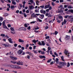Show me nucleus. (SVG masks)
<instances>
[{
	"mask_svg": "<svg viewBox=\"0 0 73 73\" xmlns=\"http://www.w3.org/2000/svg\"><path fill=\"white\" fill-rule=\"evenodd\" d=\"M38 44L39 45H42V44L41 43V42L39 41L38 42Z\"/></svg>",
	"mask_w": 73,
	"mask_h": 73,
	"instance_id": "obj_37",
	"label": "nucleus"
},
{
	"mask_svg": "<svg viewBox=\"0 0 73 73\" xmlns=\"http://www.w3.org/2000/svg\"><path fill=\"white\" fill-rule=\"evenodd\" d=\"M10 57L13 60H16L17 59V58L16 57H13L11 56H10Z\"/></svg>",
	"mask_w": 73,
	"mask_h": 73,
	"instance_id": "obj_5",
	"label": "nucleus"
},
{
	"mask_svg": "<svg viewBox=\"0 0 73 73\" xmlns=\"http://www.w3.org/2000/svg\"><path fill=\"white\" fill-rule=\"evenodd\" d=\"M17 65H23V64L22 62H20V61H18V62L17 63Z\"/></svg>",
	"mask_w": 73,
	"mask_h": 73,
	"instance_id": "obj_8",
	"label": "nucleus"
},
{
	"mask_svg": "<svg viewBox=\"0 0 73 73\" xmlns=\"http://www.w3.org/2000/svg\"><path fill=\"white\" fill-rule=\"evenodd\" d=\"M52 4L53 6H54V2H52Z\"/></svg>",
	"mask_w": 73,
	"mask_h": 73,
	"instance_id": "obj_63",
	"label": "nucleus"
},
{
	"mask_svg": "<svg viewBox=\"0 0 73 73\" xmlns=\"http://www.w3.org/2000/svg\"><path fill=\"white\" fill-rule=\"evenodd\" d=\"M73 17V15H70L68 16V19H72Z\"/></svg>",
	"mask_w": 73,
	"mask_h": 73,
	"instance_id": "obj_24",
	"label": "nucleus"
},
{
	"mask_svg": "<svg viewBox=\"0 0 73 73\" xmlns=\"http://www.w3.org/2000/svg\"><path fill=\"white\" fill-rule=\"evenodd\" d=\"M68 8L69 9H72V7L70 5H69V6H68Z\"/></svg>",
	"mask_w": 73,
	"mask_h": 73,
	"instance_id": "obj_41",
	"label": "nucleus"
},
{
	"mask_svg": "<svg viewBox=\"0 0 73 73\" xmlns=\"http://www.w3.org/2000/svg\"><path fill=\"white\" fill-rule=\"evenodd\" d=\"M8 66H9V67H10V68H15V66L13 65L9 64L8 65Z\"/></svg>",
	"mask_w": 73,
	"mask_h": 73,
	"instance_id": "obj_9",
	"label": "nucleus"
},
{
	"mask_svg": "<svg viewBox=\"0 0 73 73\" xmlns=\"http://www.w3.org/2000/svg\"><path fill=\"white\" fill-rule=\"evenodd\" d=\"M64 54H66V55H67V54H70V53L68 52V51H66V49H65L64 50Z\"/></svg>",
	"mask_w": 73,
	"mask_h": 73,
	"instance_id": "obj_6",
	"label": "nucleus"
},
{
	"mask_svg": "<svg viewBox=\"0 0 73 73\" xmlns=\"http://www.w3.org/2000/svg\"><path fill=\"white\" fill-rule=\"evenodd\" d=\"M23 52V51L21 50H20L18 51V53L20 54H21Z\"/></svg>",
	"mask_w": 73,
	"mask_h": 73,
	"instance_id": "obj_14",
	"label": "nucleus"
},
{
	"mask_svg": "<svg viewBox=\"0 0 73 73\" xmlns=\"http://www.w3.org/2000/svg\"><path fill=\"white\" fill-rule=\"evenodd\" d=\"M49 15V13H46L45 15V16L46 17L48 16Z\"/></svg>",
	"mask_w": 73,
	"mask_h": 73,
	"instance_id": "obj_55",
	"label": "nucleus"
},
{
	"mask_svg": "<svg viewBox=\"0 0 73 73\" xmlns=\"http://www.w3.org/2000/svg\"><path fill=\"white\" fill-rule=\"evenodd\" d=\"M7 5L8 6H9V8H11V6L10 5V4H7Z\"/></svg>",
	"mask_w": 73,
	"mask_h": 73,
	"instance_id": "obj_48",
	"label": "nucleus"
},
{
	"mask_svg": "<svg viewBox=\"0 0 73 73\" xmlns=\"http://www.w3.org/2000/svg\"><path fill=\"white\" fill-rule=\"evenodd\" d=\"M68 15H66L64 16V17L65 18V19H67V18H68Z\"/></svg>",
	"mask_w": 73,
	"mask_h": 73,
	"instance_id": "obj_62",
	"label": "nucleus"
},
{
	"mask_svg": "<svg viewBox=\"0 0 73 73\" xmlns=\"http://www.w3.org/2000/svg\"><path fill=\"white\" fill-rule=\"evenodd\" d=\"M58 31H56L54 32V34L55 35H57V34H58Z\"/></svg>",
	"mask_w": 73,
	"mask_h": 73,
	"instance_id": "obj_27",
	"label": "nucleus"
},
{
	"mask_svg": "<svg viewBox=\"0 0 73 73\" xmlns=\"http://www.w3.org/2000/svg\"><path fill=\"white\" fill-rule=\"evenodd\" d=\"M30 23L31 24H35V21H33L31 22Z\"/></svg>",
	"mask_w": 73,
	"mask_h": 73,
	"instance_id": "obj_58",
	"label": "nucleus"
},
{
	"mask_svg": "<svg viewBox=\"0 0 73 73\" xmlns=\"http://www.w3.org/2000/svg\"><path fill=\"white\" fill-rule=\"evenodd\" d=\"M67 67H69V66H70V63H69V62H68L67 63Z\"/></svg>",
	"mask_w": 73,
	"mask_h": 73,
	"instance_id": "obj_38",
	"label": "nucleus"
},
{
	"mask_svg": "<svg viewBox=\"0 0 73 73\" xmlns=\"http://www.w3.org/2000/svg\"><path fill=\"white\" fill-rule=\"evenodd\" d=\"M33 6H31L30 7V9H31V10H32V9H33Z\"/></svg>",
	"mask_w": 73,
	"mask_h": 73,
	"instance_id": "obj_43",
	"label": "nucleus"
},
{
	"mask_svg": "<svg viewBox=\"0 0 73 73\" xmlns=\"http://www.w3.org/2000/svg\"><path fill=\"white\" fill-rule=\"evenodd\" d=\"M59 64L61 66H66L67 64V63L65 62H59Z\"/></svg>",
	"mask_w": 73,
	"mask_h": 73,
	"instance_id": "obj_1",
	"label": "nucleus"
},
{
	"mask_svg": "<svg viewBox=\"0 0 73 73\" xmlns=\"http://www.w3.org/2000/svg\"><path fill=\"white\" fill-rule=\"evenodd\" d=\"M66 19H64V24H66Z\"/></svg>",
	"mask_w": 73,
	"mask_h": 73,
	"instance_id": "obj_30",
	"label": "nucleus"
},
{
	"mask_svg": "<svg viewBox=\"0 0 73 73\" xmlns=\"http://www.w3.org/2000/svg\"><path fill=\"white\" fill-rule=\"evenodd\" d=\"M37 21H39V22H42V20L38 18L37 19Z\"/></svg>",
	"mask_w": 73,
	"mask_h": 73,
	"instance_id": "obj_19",
	"label": "nucleus"
},
{
	"mask_svg": "<svg viewBox=\"0 0 73 73\" xmlns=\"http://www.w3.org/2000/svg\"><path fill=\"white\" fill-rule=\"evenodd\" d=\"M50 7V4H48L47 5H46L44 7V9H46L47 8H48Z\"/></svg>",
	"mask_w": 73,
	"mask_h": 73,
	"instance_id": "obj_12",
	"label": "nucleus"
},
{
	"mask_svg": "<svg viewBox=\"0 0 73 73\" xmlns=\"http://www.w3.org/2000/svg\"><path fill=\"white\" fill-rule=\"evenodd\" d=\"M63 17H62V16H59V19H63Z\"/></svg>",
	"mask_w": 73,
	"mask_h": 73,
	"instance_id": "obj_47",
	"label": "nucleus"
},
{
	"mask_svg": "<svg viewBox=\"0 0 73 73\" xmlns=\"http://www.w3.org/2000/svg\"><path fill=\"white\" fill-rule=\"evenodd\" d=\"M23 15H24V16L25 17H26L27 16V15H26V14H25V13H24V14Z\"/></svg>",
	"mask_w": 73,
	"mask_h": 73,
	"instance_id": "obj_50",
	"label": "nucleus"
},
{
	"mask_svg": "<svg viewBox=\"0 0 73 73\" xmlns=\"http://www.w3.org/2000/svg\"><path fill=\"white\" fill-rule=\"evenodd\" d=\"M29 49H30V50H32V47L30 46L29 47Z\"/></svg>",
	"mask_w": 73,
	"mask_h": 73,
	"instance_id": "obj_64",
	"label": "nucleus"
},
{
	"mask_svg": "<svg viewBox=\"0 0 73 73\" xmlns=\"http://www.w3.org/2000/svg\"><path fill=\"white\" fill-rule=\"evenodd\" d=\"M32 42H33L34 43H35V44H36V40H35L34 39L33 40H32Z\"/></svg>",
	"mask_w": 73,
	"mask_h": 73,
	"instance_id": "obj_34",
	"label": "nucleus"
},
{
	"mask_svg": "<svg viewBox=\"0 0 73 73\" xmlns=\"http://www.w3.org/2000/svg\"><path fill=\"white\" fill-rule=\"evenodd\" d=\"M39 57L41 59H42V58H46V57L44 55H40L39 56Z\"/></svg>",
	"mask_w": 73,
	"mask_h": 73,
	"instance_id": "obj_11",
	"label": "nucleus"
},
{
	"mask_svg": "<svg viewBox=\"0 0 73 73\" xmlns=\"http://www.w3.org/2000/svg\"><path fill=\"white\" fill-rule=\"evenodd\" d=\"M43 13L44 14V15H45L46 13V12L45 11L43 10Z\"/></svg>",
	"mask_w": 73,
	"mask_h": 73,
	"instance_id": "obj_57",
	"label": "nucleus"
},
{
	"mask_svg": "<svg viewBox=\"0 0 73 73\" xmlns=\"http://www.w3.org/2000/svg\"><path fill=\"white\" fill-rule=\"evenodd\" d=\"M35 30H37V29H39V27H37L35 28Z\"/></svg>",
	"mask_w": 73,
	"mask_h": 73,
	"instance_id": "obj_61",
	"label": "nucleus"
},
{
	"mask_svg": "<svg viewBox=\"0 0 73 73\" xmlns=\"http://www.w3.org/2000/svg\"><path fill=\"white\" fill-rule=\"evenodd\" d=\"M44 11V10L42 9L40 10V12L41 13H43V11Z\"/></svg>",
	"mask_w": 73,
	"mask_h": 73,
	"instance_id": "obj_42",
	"label": "nucleus"
},
{
	"mask_svg": "<svg viewBox=\"0 0 73 73\" xmlns=\"http://www.w3.org/2000/svg\"><path fill=\"white\" fill-rule=\"evenodd\" d=\"M48 50H51V48L49 47H48Z\"/></svg>",
	"mask_w": 73,
	"mask_h": 73,
	"instance_id": "obj_51",
	"label": "nucleus"
},
{
	"mask_svg": "<svg viewBox=\"0 0 73 73\" xmlns=\"http://www.w3.org/2000/svg\"><path fill=\"white\" fill-rule=\"evenodd\" d=\"M34 52V53H35V54H37V53H38V52H37V50H36V51H35Z\"/></svg>",
	"mask_w": 73,
	"mask_h": 73,
	"instance_id": "obj_49",
	"label": "nucleus"
},
{
	"mask_svg": "<svg viewBox=\"0 0 73 73\" xmlns=\"http://www.w3.org/2000/svg\"><path fill=\"white\" fill-rule=\"evenodd\" d=\"M35 12L36 13H38V10H37V9H36L35 10Z\"/></svg>",
	"mask_w": 73,
	"mask_h": 73,
	"instance_id": "obj_59",
	"label": "nucleus"
},
{
	"mask_svg": "<svg viewBox=\"0 0 73 73\" xmlns=\"http://www.w3.org/2000/svg\"><path fill=\"white\" fill-rule=\"evenodd\" d=\"M21 68V67H20L15 66V68H16V69H20Z\"/></svg>",
	"mask_w": 73,
	"mask_h": 73,
	"instance_id": "obj_21",
	"label": "nucleus"
},
{
	"mask_svg": "<svg viewBox=\"0 0 73 73\" xmlns=\"http://www.w3.org/2000/svg\"><path fill=\"white\" fill-rule=\"evenodd\" d=\"M61 58L62 60V61H64V62H65V60H64V56H61Z\"/></svg>",
	"mask_w": 73,
	"mask_h": 73,
	"instance_id": "obj_23",
	"label": "nucleus"
},
{
	"mask_svg": "<svg viewBox=\"0 0 73 73\" xmlns=\"http://www.w3.org/2000/svg\"><path fill=\"white\" fill-rule=\"evenodd\" d=\"M39 17L41 19H43L44 17V15L43 14H40Z\"/></svg>",
	"mask_w": 73,
	"mask_h": 73,
	"instance_id": "obj_10",
	"label": "nucleus"
},
{
	"mask_svg": "<svg viewBox=\"0 0 73 73\" xmlns=\"http://www.w3.org/2000/svg\"><path fill=\"white\" fill-rule=\"evenodd\" d=\"M59 60V59L58 58H56L55 60V62H57Z\"/></svg>",
	"mask_w": 73,
	"mask_h": 73,
	"instance_id": "obj_40",
	"label": "nucleus"
},
{
	"mask_svg": "<svg viewBox=\"0 0 73 73\" xmlns=\"http://www.w3.org/2000/svg\"><path fill=\"white\" fill-rule=\"evenodd\" d=\"M2 25L3 26H4V25H5V21H3L2 23Z\"/></svg>",
	"mask_w": 73,
	"mask_h": 73,
	"instance_id": "obj_28",
	"label": "nucleus"
},
{
	"mask_svg": "<svg viewBox=\"0 0 73 73\" xmlns=\"http://www.w3.org/2000/svg\"><path fill=\"white\" fill-rule=\"evenodd\" d=\"M18 30L19 31H27V29H26V28L24 27H22L19 28Z\"/></svg>",
	"mask_w": 73,
	"mask_h": 73,
	"instance_id": "obj_3",
	"label": "nucleus"
},
{
	"mask_svg": "<svg viewBox=\"0 0 73 73\" xmlns=\"http://www.w3.org/2000/svg\"><path fill=\"white\" fill-rule=\"evenodd\" d=\"M3 45L5 46V47H9V44L8 43L3 44Z\"/></svg>",
	"mask_w": 73,
	"mask_h": 73,
	"instance_id": "obj_7",
	"label": "nucleus"
},
{
	"mask_svg": "<svg viewBox=\"0 0 73 73\" xmlns=\"http://www.w3.org/2000/svg\"><path fill=\"white\" fill-rule=\"evenodd\" d=\"M52 9V7L50 6L49 8V10H51Z\"/></svg>",
	"mask_w": 73,
	"mask_h": 73,
	"instance_id": "obj_60",
	"label": "nucleus"
},
{
	"mask_svg": "<svg viewBox=\"0 0 73 73\" xmlns=\"http://www.w3.org/2000/svg\"><path fill=\"white\" fill-rule=\"evenodd\" d=\"M36 5H38V3H39V1H36Z\"/></svg>",
	"mask_w": 73,
	"mask_h": 73,
	"instance_id": "obj_33",
	"label": "nucleus"
},
{
	"mask_svg": "<svg viewBox=\"0 0 73 73\" xmlns=\"http://www.w3.org/2000/svg\"><path fill=\"white\" fill-rule=\"evenodd\" d=\"M31 28V27L29 26L27 27V29H28V30H30Z\"/></svg>",
	"mask_w": 73,
	"mask_h": 73,
	"instance_id": "obj_46",
	"label": "nucleus"
},
{
	"mask_svg": "<svg viewBox=\"0 0 73 73\" xmlns=\"http://www.w3.org/2000/svg\"><path fill=\"white\" fill-rule=\"evenodd\" d=\"M30 2L31 3H33V0H30Z\"/></svg>",
	"mask_w": 73,
	"mask_h": 73,
	"instance_id": "obj_54",
	"label": "nucleus"
},
{
	"mask_svg": "<svg viewBox=\"0 0 73 73\" xmlns=\"http://www.w3.org/2000/svg\"><path fill=\"white\" fill-rule=\"evenodd\" d=\"M41 42H42V45H43V46H44V45H45V43L44 42V41H41Z\"/></svg>",
	"mask_w": 73,
	"mask_h": 73,
	"instance_id": "obj_20",
	"label": "nucleus"
},
{
	"mask_svg": "<svg viewBox=\"0 0 73 73\" xmlns=\"http://www.w3.org/2000/svg\"><path fill=\"white\" fill-rule=\"evenodd\" d=\"M15 0H12L11 2H12V4L13 5H16V2H15Z\"/></svg>",
	"mask_w": 73,
	"mask_h": 73,
	"instance_id": "obj_13",
	"label": "nucleus"
},
{
	"mask_svg": "<svg viewBox=\"0 0 73 73\" xmlns=\"http://www.w3.org/2000/svg\"><path fill=\"white\" fill-rule=\"evenodd\" d=\"M3 28H5V29H7V30H9V28L7 27L6 25L3 26Z\"/></svg>",
	"mask_w": 73,
	"mask_h": 73,
	"instance_id": "obj_16",
	"label": "nucleus"
},
{
	"mask_svg": "<svg viewBox=\"0 0 73 73\" xmlns=\"http://www.w3.org/2000/svg\"><path fill=\"white\" fill-rule=\"evenodd\" d=\"M3 20V19L2 17H0V21L1 22Z\"/></svg>",
	"mask_w": 73,
	"mask_h": 73,
	"instance_id": "obj_39",
	"label": "nucleus"
},
{
	"mask_svg": "<svg viewBox=\"0 0 73 73\" xmlns=\"http://www.w3.org/2000/svg\"><path fill=\"white\" fill-rule=\"evenodd\" d=\"M19 42H24V41L23 40L21 39H19Z\"/></svg>",
	"mask_w": 73,
	"mask_h": 73,
	"instance_id": "obj_15",
	"label": "nucleus"
},
{
	"mask_svg": "<svg viewBox=\"0 0 73 73\" xmlns=\"http://www.w3.org/2000/svg\"><path fill=\"white\" fill-rule=\"evenodd\" d=\"M15 8V6L14 5H12L11 6V9H13V10H14V8Z\"/></svg>",
	"mask_w": 73,
	"mask_h": 73,
	"instance_id": "obj_18",
	"label": "nucleus"
},
{
	"mask_svg": "<svg viewBox=\"0 0 73 73\" xmlns=\"http://www.w3.org/2000/svg\"><path fill=\"white\" fill-rule=\"evenodd\" d=\"M65 37H65L64 38L65 40H66V41L69 40L70 39V36L66 35L65 36Z\"/></svg>",
	"mask_w": 73,
	"mask_h": 73,
	"instance_id": "obj_4",
	"label": "nucleus"
},
{
	"mask_svg": "<svg viewBox=\"0 0 73 73\" xmlns=\"http://www.w3.org/2000/svg\"><path fill=\"white\" fill-rule=\"evenodd\" d=\"M32 15L33 16V17H34V18H36V17H37V16H36V14H32Z\"/></svg>",
	"mask_w": 73,
	"mask_h": 73,
	"instance_id": "obj_22",
	"label": "nucleus"
},
{
	"mask_svg": "<svg viewBox=\"0 0 73 73\" xmlns=\"http://www.w3.org/2000/svg\"><path fill=\"white\" fill-rule=\"evenodd\" d=\"M64 7L65 8H66L67 7H68V5H64Z\"/></svg>",
	"mask_w": 73,
	"mask_h": 73,
	"instance_id": "obj_56",
	"label": "nucleus"
},
{
	"mask_svg": "<svg viewBox=\"0 0 73 73\" xmlns=\"http://www.w3.org/2000/svg\"><path fill=\"white\" fill-rule=\"evenodd\" d=\"M58 13H63V11L62 10H60L58 11Z\"/></svg>",
	"mask_w": 73,
	"mask_h": 73,
	"instance_id": "obj_25",
	"label": "nucleus"
},
{
	"mask_svg": "<svg viewBox=\"0 0 73 73\" xmlns=\"http://www.w3.org/2000/svg\"><path fill=\"white\" fill-rule=\"evenodd\" d=\"M10 29L11 31H13V32H12V31H11V34L13 35H14V34H15V33H16V32H15V29H14L13 28V27H11L10 28Z\"/></svg>",
	"mask_w": 73,
	"mask_h": 73,
	"instance_id": "obj_2",
	"label": "nucleus"
},
{
	"mask_svg": "<svg viewBox=\"0 0 73 73\" xmlns=\"http://www.w3.org/2000/svg\"><path fill=\"white\" fill-rule=\"evenodd\" d=\"M41 53L42 54H45V52L44 51H41Z\"/></svg>",
	"mask_w": 73,
	"mask_h": 73,
	"instance_id": "obj_36",
	"label": "nucleus"
},
{
	"mask_svg": "<svg viewBox=\"0 0 73 73\" xmlns=\"http://www.w3.org/2000/svg\"><path fill=\"white\" fill-rule=\"evenodd\" d=\"M7 27H8V28H10V27H11V25L10 24H8L7 25Z\"/></svg>",
	"mask_w": 73,
	"mask_h": 73,
	"instance_id": "obj_53",
	"label": "nucleus"
},
{
	"mask_svg": "<svg viewBox=\"0 0 73 73\" xmlns=\"http://www.w3.org/2000/svg\"><path fill=\"white\" fill-rule=\"evenodd\" d=\"M8 40L10 43H12V39H11V38H9L8 39Z\"/></svg>",
	"mask_w": 73,
	"mask_h": 73,
	"instance_id": "obj_17",
	"label": "nucleus"
},
{
	"mask_svg": "<svg viewBox=\"0 0 73 73\" xmlns=\"http://www.w3.org/2000/svg\"><path fill=\"white\" fill-rule=\"evenodd\" d=\"M26 12L27 13H29V10H26Z\"/></svg>",
	"mask_w": 73,
	"mask_h": 73,
	"instance_id": "obj_52",
	"label": "nucleus"
},
{
	"mask_svg": "<svg viewBox=\"0 0 73 73\" xmlns=\"http://www.w3.org/2000/svg\"><path fill=\"white\" fill-rule=\"evenodd\" d=\"M24 26H25V28H27V27H28V26H27V25L26 23H25L24 24Z\"/></svg>",
	"mask_w": 73,
	"mask_h": 73,
	"instance_id": "obj_45",
	"label": "nucleus"
},
{
	"mask_svg": "<svg viewBox=\"0 0 73 73\" xmlns=\"http://www.w3.org/2000/svg\"><path fill=\"white\" fill-rule=\"evenodd\" d=\"M44 28H45V29H46V30H47V29H48V28H49V27L48 26H46V27H44Z\"/></svg>",
	"mask_w": 73,
	"mask_h": 73,
	"instance_id": "obj_29",
	"label": "nucleus"
},
{
	"mask_svg": "<svg viewBox=\"0 0 73 73\" xmlns=\"http://www.w3.org/2000/svg\"><path fill=\"white\" fill-rule=\"evenodd\" d=\"M40 7L42 9H44V5H42V6H40Z\"/></svg>",
	"mask_w": 73,
	"mask_h": 73,
	"instance_id": "obj_35",
	"label": "nucleus"
},
{
	"mask_svg": "<svg viewBox=\"0 0 73 73\" xmlns=\"http://www.w3.org/2000/svg\"><path fill=\"white\" fill-rule=\"evenodd\" d=\"M50 38V37L49 36H47L45 37V39H49V38Z\"/></svg>",
	"mask_w": 73,
	"mask_h": 73,
	"instance_id": "obj_32",
	"label": "nucleus"
},
{
	"mask_svg": "<svg viewBox=\"0 0 73 73\" xmlns=\"http://www.w3.org/2000/svg\"><path fill=\"white\" fill-rule=\"evenodd\" d=\"M11 63H13V64H16V62L14 61H11Z\"/></svg>",
	"mask_w": 73,
	"mask_h": 73,
	"instance_id": "obj_26",
	"label": "nucleus"
},
{
	"mask_svg": "<svg viewBox=\"0 0 73 73\" xmlns=\"http://www.w3.org/2000/svg\"><path fill=\"white\" fill-rule=\"evenodd\" d=\"M52 61V59H49L47 61V62L49 63L50 62H51V61Z\"/></svg>",
	"mask_w": 73,
	"mask_h": 73,
	"instance_id": "obj_31",
	"label": "nucleus"
},
{
	"mask_svg": "<svg viewBox=\"0 0 73 73\" xmlns=\"http://www.w3.org/2000/svg\"><path fill=\"white\" fill-rule=\"evenodd\" d=\"M1 36H3V37H4V36H5V34H1Z\"/></svg>",
	"mask_w": 73,
	"mask_h": 73,
	"instance_id": "obj_44",
	"label": "nucleus"
}]
</instances>
